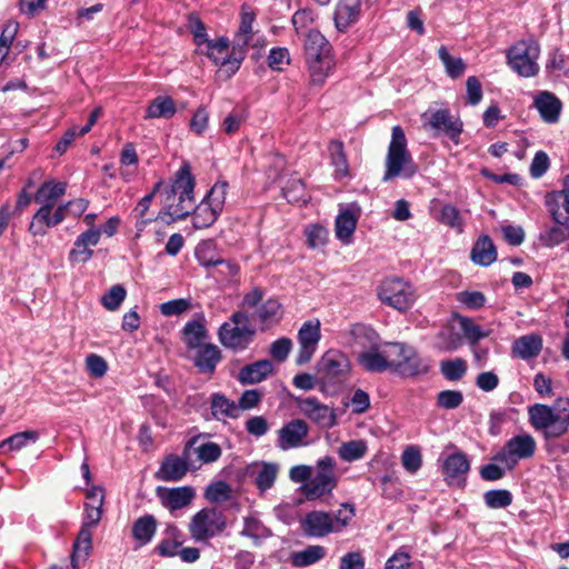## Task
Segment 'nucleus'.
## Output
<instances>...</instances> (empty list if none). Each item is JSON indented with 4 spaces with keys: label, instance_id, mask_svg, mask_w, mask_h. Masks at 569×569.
I'll return each mask as SVG.
<instances>
[{
    "label": "nucleus",
    "instance_id": "nucleus-1",
    "mask_svg": "<svg viewBox=\"0 0 569 569\" xmlns=\"http://www.w3.org/2000/svg\"><path fill=\"white\" fill-rule=\"evenodd\" d=\"M417 171L418 166L408 150L405 131L400 126H395L391 131V140L385 161L383 181H389L397 177L410 179Z\"/></svg>",
    "mask_w": 569,
    "mask_h": 569
},
{
    "label": "nucleus",
    "instance_id": "nucleus-2",
    "mask_svg": "<svg viewBox=\"0 0 569 569\" xmlns=\"http://www.w3.org/2000/svg\"><path fill=\"white\" fill-rule=\"evenodd\" d=\"M193 190L194 178L191 174L190 164L184 162L176 172L172 183L166 189L168 199L178 196V204L172 211L171 208H168L159 212L157 219H162L167 222L186 219L194 204Z\"/></svg>",
    "mask_w": 569,
    "mask_h": 569
},
{
    "label": "nucleus",
    "instance_id": "nucleus-3",
    "mask_svg": "<svg viewBox=\"0 0 569 569\" xmlns=\"http://www.w3.org/2000/svg\"><path fill=\"white\" fill-rule=\"evenodd\" d=\"M305 53L311 83L323 84L335 67L329 41L318 30H310L305 41Z\"/></svg>",
    "mask_w": 569,
    "mask_h": 569
},
{
    "label": "nucleus",
    "instance_id": "nucleus-4",
    "mask_svg": "<svg viewBox=\"0 0 569 569\" xmlns=\"http://www.w3.org/2000/svg\"><path fill=\"white\" fill-rule=\"evenodd\" d=\"M256 337V329L251 325L246 310L234 311L218 330L219 342L229 350L240 352L251 345Z\"/></svg>",
    "mask_w": 569,
    "mask_h": 569
},
{
    "label": "nucleus",
    "instance_id": "nucleus-5",
    "mask_svg": "<svg viewBox=\"0 0 569 569\" xmlns=\"http://www.w3.org/2000/svg\"><path fill=\"white\" fill-rule=\"evenodd\" d=\"M338 485L337 462L335 458L325 456L312 467V476L301 486L307 500H317L330 496Z\"/></svg>",
    "mask_w": 569,
    "mask_h": 569
},
{
    "label": "nucleus",
    "instance_id": "nucleus-6",
    "mask_svg": "<svg viewBox=\"0 0 569 569\" xmlns=\"http://www.w3.org/2000/svg\"><path fill=\"white\" fill-rule=\"evenodd\" d=\"M540 47L537 41L520 40L507 51V61L510 68L520 77H533L539 71L538 58Z\"/></svg>",
    "mask_w": 569,
    "mask_h": 569
},
{
    "label": "nucleus",
    "instance_id": "nucleus-7",
    "mask_svg": "<svg viewBox=\"0 0 569 569\" xmlns=\"http://www.w3.org/2000/svg\"><path fill=\"white\" fill-rule=\"evenodd\" d=\"M536 450L537 442L535 438L530 433L522 432L511 437L492 457V460L512 470L519 461L532 458Z\"/></svg>",
    "mask_w": 569,
    "mask_h": 569
},
{
    "label": "nucleus",
    "instance_id": "nucleus-8",
    "mask_svg": "<svg viewBox=\"0 0 569 569\" xmlns=\"http://www.w3.org/2000/svg\"><path fill=\"white\" fill-rule=\"evenodd\" d=\"M378 297L385 305L406 311L413 305L416 292L409 282L400 278H388L381 282Z\"/></svg>",
    "mask_w": 569,
    "mask_h": 569
},
{
    "label": "nucleus",
    "instance_id": "nucleus-9",
    "mask_svg": "<svg viewBox=\"0 0 569 569\" xmlns=\"http://www.w3.org/2000/svg\"><path fill=\"white\" fill-rule=\"evenodd\" d=\"M226 526V518L221 511L206 508L191 518L189 531L196 541H206L222 532Z\"/></svg>",
    "mask_w": 569,
    "mask_h": 569
},
{
    "label": "nucleus",
    "instance_id": "nucleus-10",
    "mask_svg": "<svg viewBox=\"0 0 569 569\" xmlns=\"http://www.w3.org/2000/svg\"><path fill=\"white\" fill-rule=\"evenodd\" d=\"M200 438V436L190 438L186 442L181 456L168 455L156 472V478L161 481H180L183 479L191 466L192 447L197 445Z\"/></svg>",
    "mask_w": 569,
    "mask_h": 569
},
{
    "label": "nucleus",
    "instance_id": "nucleus-11",
    "mask_svg": "<svg viewBox=\"0 0 569 569\" xmlns=\"http://www.w3.org/2000/svg\"><path fill=\"white\" fill-rule=\"evenodd\" d=\"M396 352H401V349L395 343L375 345L359 352L357 360L361 368L368 372H383L392 369Z\"/></svg>",
    "mask_w": 569,
    "mask_h": 569
},
{
    "label": "nucleus",
    "instance_id": "nucleus-12",
    "mask_svg": "<svg viewBox=\"0 0 569 569\" xmlns=\"http://www.w3.org/2000/svg\"><path fill=\"white\" fill-rule=\"evenodd\" d=\"M350 368L348 356L337 349L326 351L317 362V372L327 382L345 380Z\"/></svg>",
    "mask_w": 569,
    "mask_h": 569
},
{
    "label": "nucleus",
    "instance_id": "nucleus-13",
    "mask_svg": "<svg viewBox=\"0 0 569 569\" xmlns=\"http://www.w3.org/2000/svg\"><path fill=\"white\" fill-rule=\"evenodd\" d=\"M299 411L323 429H330L337 425L335 409L322 403L316 397H297L295 399Z\"/></svg>",
    "mask_w": 569,
    "mask_h": 569
},
{
    "label": "nucleus",
    "instance_id": "nucleus-14",
    "mask_svg": "<svg viewBox=\"0 0 569 569\" xmlns=\"http://www.w3.org/2000/svg\"><path fill=\"white\" fill-rule=\"evenodd\" d=\"M309 426L302 419L286 422L278 431L277 447L283 451L308 446Z\"/></svg>",
    "mask_w": 569,
    "mask_h": 569
},
{
    "label": "nucleus",
    "instance_id": "nucleus-15",
    "mask_svg": "<svg viewBox=\"0 0 569 569\" xmlns=\"http://www.w3.org/2000/svg\"><path fill=\"white\" fill-rule=\"evenodd\" d=\"M320 339L321 328L319 320H309L301 326L298 331L299 351L296 359L298 365H305L311 360Z\"/></svg>",
    "mask_w": 569,
    "mask_h": 569
},
{
    "label": "nucleus",
    "instance_id": "nucleus-16",
    "mask_svg": "<svg viewBox=\"0 0 569 569\" xmlns=\"http://www.w3.org/2000/svg\"><path fill=\"white\" fill-rule=\"evenodd\" d=\"M207 57L217 66L224 68L228 77L236 73L243 59L242 54L236 56L229 52V40L220 38L216 41L209 40L207 43Z\"/></svg>",
    "mask_w": 569,
    "mask_h": 569
},
{
    "label": "nucleus",
    "instance_id": "nucleus-17",
    "mask_svg": "<svg viewBox=\"0 0 569 569\" xmlns=\"http://www.w3.org/2000/svg\"><path fill=\"white\" fill-rule=\"evenodd\" d=\"M425 123L437 132H442L451 140L458 141L462 131V122L453 117L448 109L428 110L422 114Z\"/></svg>",
    "mask_w": 569,
    "mask_h": 569
},
{
    "label": "nucleus",
    "instance_id": "nucleus-18",
    "mask_svg": "<svg viewBox=\"0 0 569 569\" xmlns=\"http://www.w3.org/2000/svg\"><path fill=\"white\" fill-rule=\"evenodd\" d=\"M396 345L401 349V352H396V356H393L392 370L405 377H413L427 372L428 367L412 348L403 343Z\"/></svg>",
    "mask_w": 569,
    "mask_h": 569
},
{
    "label": "nucleus",
    "instance_id": "nucleus-19",
    "mask_svg": "<svg viewBox=\"0 0 569 569\" xmlns=\"http://www.w3.org/2000/svg\"><path fill=\"white\" fill-rule=\"evenodd\" d=\"M302 533L308 538H323L335 533L330 513L322 510H312L300 520Z\"/></svg>",
    "mask_w": 569,
    "mask_h": 569
},
{
    "label": "nucleus",
    "instance_id": "nucleus-20",
    "mask_svg": "<svg viewBox=\"0 0 569 569\" xmlns=\"http://www.w3.org/2000/svg\"><path fill=\"white\" fill-rule=\"evenodd\" d=\"M157 497L162 506L170 511L180 510L188 507L196 497V490L191 486H182L176 488H157Z\"/></svg>",
    "mask_w": 569,
    "mask_h": 569
},
{
    "label": "nucleus",
    "instance_id": "nucleus-21",
    "mask_svg": "<svg viewBox=\"0 0 569 569\" xmlns=\"http://www.w3.org/2000/svg\"><path fill=\"white\" fill-rule=\"evenodd\" d=\"M273 371V365L270 360L263 359L242 367L237 380L242 385H256L266 380Z\"/></svg>",
    "mask_w": 569,
    "mask_h": 569
},
{
    "label": "nucleus",
    "instance_id": "nucleus-22",
    "mask_svg": "<svg viewBox=\"0 0 569 569\" xmlns=\"http://www.w3.org/2000/svg\"><path fill=\"white\" fill-rule=\"evenodd\" d=\"M361 13V0H339L335 11V24L339 31H346L356 23Z\"/></svg>",
    "mask_w": 569,
    "mask_h": 569
},
{
    "label": "nucleus",
    "instance_id": "nucleus-23",
    "mask_svg": "<svg viewBox=\"0 0 569 569\" xmlns=\"http://www.w3.org/2000/svg\"><path fill=\"white\" fill-rule=\"evenodd\" d=\"M222 359L221 350L213 343H204L197 348L193 365L199 372L212 375Z\"/></svg>",
    "mask_w": 569,
    "mask_h": 569
},
{
    "label": "nucleus",
    "instance_id": "nucleus-24",
    "mask_svg": "<svg viewBox=\"0 0 569 569\" xmlns=\"http://www.w3.org/2000/svg\"><path fill=\"white\" fill-rule=\"evenodd\" d=\"M533 106L545 122L556 123L559 120L562 103L553 93L548 91L539 92L535 98Z\"/></svg>",
    "mask_w": 569,
    "mask_h": 569
},
{
    "label": "nucleus",
    "instance_id": "nucleus-25",
    "mask_svg": "<svg viewBox=\"0 0 569 569\" xmlns=\"http://www.w3.org/2000/svg\"><path fill=\"white\" fill-rule=\"evenodd\" d=\"M67 183L56 180L44 181L33 196V201L40 206L54 208L56 202L66 194Z\"/></svg>",
    "mask_w": 569,
    "mask_h": 569
},
{
    "label": "nucleus",
    "instance_id": "nucleus-26",
    "mask_svg": "<svg viewBox=\"0 0 569 569\" xmlns=\"http://www.w3.org/2000/svg\"><path fill=\"white\" fill-rule=\"evenodd\" d=\"M208 331L203 315L188 321L182 328V339L188 349H197L207 339Z\"/></svg>",
    "mask_w": 569,
    "mask_h": 569
},
{
    "label": "nucleus",
    "instance_id": "nucleus-27",
    "mask_svg": "<svg viewBox=\"0 0 569 569\" xmlns=\"http://www.w3.org/2000/svg\"><path fill=\"white\" fill-rule=\"evenodd\" d=\"M541 349L542 339L536 333L519 337L513 341L511 347L512 355L523 360L538 357Z\"/></svg>",
    "mask_w": 569,
    "mask_h": 569
},
{
    "label": "nucleus",
    "instance_id": "nucleus-28",
    "mask_svg": "<svg viewBox=\"0 0 569 569\" xmlns=\"http://www.w3.org/2000/svg\"><path fill=\"white\" fill-rule=\"evenodd\" d=\"M497 249L489 236L482 234L475 242L470 258L473 263L488 267L497 260Z\"/></svg>",
    "mask_w": 569,
    "mask_h": 569
},
{
    "label": "nucleus",
    "instance_id": "nucleus-29",
    "mask_svg": "<svg viewBox=\"0 0 569 569\" xmlns=\"http://www.w3.org/2000/svg\"><path fill=\"white\" fill-rule=\"evenodd\" d=\"M183 542L184 535L182 531L176 525L169 523L163 530V538L156 550L162 557H174Z\"/></svg>",
    "mask_w": 569,
    "mask_h": 569
},
{
    "label": "nucleus",
    "instance_id": "nucleus-30",
    "mask_svg": "<svg viewBox=\"0 0 569 569\" xmlns=\"http://www.w3.org/2000/svg\"><path fill=\"white\" fill-rule=\"evenodd\" d=\"M210 409L213 418L219 421H226L229 418L236 419L240 415V407L233 400L219 392L212 393Z\"/></svg>",
    "mask_w": 569,
    "mask_h": 569
},
{
    "label": "nucleus",
    "instance_id": "nucleus-31",
    "mask_svg": "<svg viewBox=\"0 0 569 569\" xmlns=\"http://www.w3.org/2000/svg\"><path fill=\"white\" fill-rule=\"evenodd\" d=\"M559 220L539 234V241L542 246L553 248L569 239V218Z\"/></svg>",
    "mask_w": 569,
    "mask_h": 569
},
{
    "label": "nucleus",
    "instance_id": "nucleus-32",
    "mask_svg": "<svg viewBox=\"0 0 569 569\" xmlns=\"http://www.w3.org/2000/svg\"><path fill=\"white\" fill-rule=\"evenodd\" d=\"M157 527L158 523L154 516L144 515L133 522L131 533L139 546H146L152 540L157 531Z\"/></svg>",
    "mask_w": 569,
    "mask_h": 569
},
{
    "label": "nucleus",
    "instance_id": "nucleus-33",
    "mask_svg": "<svg viewBox=\"0 0 569 569\" xmlns=\"http://www.w3.org/2000/svg\"><path fill=\"white\" fill-rule=\"evenodd\" d=\"M279 466L273 462H261L252 466L251 473L254 477V483L260 491L270 489L278 476Z\"/></svg>",
    "mask_w": 569,
    "mask_h": 569
},
{
    "label": "nucleus",
    "instance_id": "nucleus-34",
    "mask_svg": "<svg viewBox=\"0 0 569 569\" xmlns=\"http://www.w3.org/2000/svg\"><path fill=\"white\" fill-rule=\"evenodd\" d=\"M357 222L358 216L352 210H342L336 218V237L346 244L350 243Z\"/></svg>",
    "mask_w": 569,
    "mask_h": 569
},
{
    "label": "nucleus",
    "instance_id": "nucleus-35",
    "mask_svg": "<svg viewBox=\"0 0 569 569\" xmlns=\"http://www.w3.org/2000/svg\"><path fill=\"white\" fill-rule=\"evenodd\" d=\"M331 166L335 168V178L343 179L349 176V166L345 152L343 142L340 140H332L328 146Z\"/></svg>",
    "mask_w": 569,
    "mask_h": 569
},
{
    "label": "nucleus",
    "instance_id": "nucleus-36",
    "mask_svg": "<svg viewBox=\"0 0 569 569\" xmlns=\"http://www.w3.org/2000/svg\"><path fill=\"white\" fill-rule=\"evenodd\" d=\"M53 208L49 206H40V208L32 216L29 223L28 231L33 237H43L50 228L56 227L52 219Z\"/></svg>",
    "mask_w": 569,
    "mask_h": 569
},
{
    "label": "nucleus",
    "instance_id": "nucleus-37",
    "mask_svg": "<svg viewBox=\"0 0 569 569\" xmlns=\"http://www.w3.org/2000/svg\"><path fill=\"white\" fill-rule=\"evenodd\" d=\"M92 548V533L86 527H81L78 537L73 543V551L71 555V565L73 569H78L80 561H83Z\"/></svg>",
    "mask_w": 569,
    "mask_h": 569
},
{
    "label": "nucleus",
    "instance_id": "nucleus-38",
    "mask_svg": "<svg viewBox=\"0 0 569 569\" xmlns=\"http://www.w3.org/2000/svg\"><path fill=\"white\" fill-rule=\"evenodd\" d=\"M39 439L38 431L26 430L22 432L14 433L7 439L0 441V455H6L11 451H17L29 443H34Z\"/></svg>",
    "mask_w": 569,
    "mask_h": 569
},
{
    "label": "nucleus",
    "instance_id": "nucleus-39",
    "mask_svg": "<svg viewBox=\"0 0 569 569\" xmlns=\"http://www.w3.org/2000/svg\"><path fill=\"white\" fill-rule=\"evenodd\" d=\"M191 210L193 211L192 223L196 229L212 226L221 213L204 199L197 207L193 206Z\"/></svg>",
    "mask_w": 569,
    "mask_h": 569
},
{
    "label": "nucleus",
    "instance_id": "nucleus-40",
    "mask_svg": "<svg viewBox=\"0 0 569 569\" xmlns=\"http://www.w3.org/2000/svg\"><path fill=\"white\" fill-rule=\"evenodd\" d=\"M529 421L536 430L543 431L558 415L547 405L536 403L528 408Z\"/></svg>",
    "mask_w": 569,
    "mask_h": 569
},
{
    "label": "nucleus",
    "instance_id": "nucleus-41",
    "mask_svg": "<svg viewBox=\"0 0 569 569\" xmlns=\"http://www.w3.org/2000/svg\"><path fill=\"white\" fill-rule=\"evenodd\" d=\"M177 109L174 101L167 96H159L148 106L146 119L166 118L174 116Z\"/></svg>",
    "mask_w": 569,
    "mask_h": 569
},
{
    "label": "nucleus",
    "instance_id": "nucleus-42",
    "mask_svg": "<svg viewBox=\"0 0 569 569\" xmlns=\"http://www.w3.org/2000/svg\"><path fill=\"white\" fill-rule=\"evenodd\" d=\"M256 316L264 327L272 326L282 317L281 303L277 299L270 298L257 308Z\"/></svg>",
    "mask_w": 569,
    "mask_h": 569
},
{
    "label": "nucleus",
    "instance_id": "nucleus-43",
    "mask_svg": "<svg viewBox=\"0 0 569 569\" xmlns=\"http://www.w3.org/2000/svg\"><path fill=\"white\" fill-rule=\"evenodd\" d=\"M470 463L466 455L456 452L448 456L443 462V472L449 478H458L469 471Z\"/></svg>",
    "mask_w": 569,
    "mask_h": 569
},
{
    "label": "nucleus",
    "instance_id": "nucleus-44",
    "mask_svg": "<svg viewBox=\"0 0 569 569\" xmlns=\"http://www.w3.org/2000/svg\"><path fill=\"white\" fill-rule=\"evenodd\" d=\"M569 428V401L562 407L548 428L542 431L547 439L559 438L567 432Z\"/></svg>",
    "mask_w": 569,
    "mask_h": 569
},
{
    "label": "nucleus",
    "instance_id": "nucleus-45",
    "mask_svg": "<svg viewBox=\"0 0 569 569\" xmlns=\"http://www.w3.org/2000/svg\"><path fill=\"white\" fill-rule=\"evenodd\" d=\"M459 325L465 338L471 346L491 335L490 329H483L468 317H459Z\"/></svg>",
    "mask_w": 569,
    "mask_h": 569
},
{
    "label": "nucleus",
    "instance_id": "nucleus-46",
    "mask_svg": "<svg viewBox=\"0 0 569 569\" xmlns=\"http://www.w3.org/2000/svg\"><path fill=\"white\" fill-rule=\"evenodd\" d=\"M438 56L450 78L458 79L465 73L466 63L463 60L459 57L451 56L445 46L439 48Z\"/></svg>",
    "mask_w": 569,
    "mask_h": 569
},
{
    "label": "nucleus",
    "instance_id": "nucleus-47",
    "mask_svg": "<svg viewBox=\"0 0 569 569\" xmlns=\"http://www.w3.org/2000/svg\"><path fill=\"white\" fill-rule=\"evenodd\" d=\"M367 450L365 440H350L339 447L338 453L343 461L352 462L363 458Z\"/></svg>",
    "mask_w": 569,
    "mask_h": 569
},
{
    "label": "nucleus",
    "instance_id": "nucleus-48",
    "mask_svg": "<svg viewBox=\"0 0 569 569\" xmlns=\"http://www.w3.org/2000/svg\"><path fill=\"white\" fill-rule=\"evenodd\" d=\"M192 451L197 455L198 461L201 463H212L222 455L220 446L211 441L200 442L199 440L197 445L192 447L191 452Z\"/></svg>",
    "mask_w": 569,
    "mask_h": 569
},
{
    "label": "nucleus",
    "instance_id": "nucleus-49",
    "mask_svg": "<svg viewBox=\"0 0 569 569\" xmlns=\"http://www.w3.org/2000/svg\"><path fill=\"white\" fill-rule=\"evenodd\" d=\"M196 257L199 263L206 268L216 267V266H226L228 269V276L234 277L239 272V268L237 264L226 261L219 257L210 256L209 251L206 248H198L196 251Z\"/></svg>",
    "mask_w": 569,
    "mask_h": 569
},
{
    "label": "nucleus",
    "instance_id": "nucleus-50",
    "mask_svg": "<svg viewBox=\"0 0 569 569\" xmlns=\"http://www.w3.org/2000/svg\"><path fill=\"white\" fill-rule=\"evenodd\" d=\"M467 368V362L462 358L443 360L440 363V372L449 381L460 380L466 375Z\"/></svg>",
    "mask_w": 569,
    "mask_h": 569
},
{
    "label": "nucleus",
    "instance_id": "nucleus-51",
    "mask_svg": "<svg viewBox=\"0 0 569 569\" xmlns=\"http://www.w3.org/2000/svg\"><path fill=\"white\" fill-rule=\"evenodd\" d=\"M242 536L253 540L264 539L271 536V531L257 517L249 516L243 520Z\"/></svg>",
    "mask_w": 569,
    "mask_h": 569
},
{
    "label": "nucleus",
    "instance_id": "nucleus-52",
    "mask_svg": "<svg viewBox=\"0 0 569 569\" xmlns=\"http://www.w3.org/2000/svg\"><path fill=\"white\" fill-rule=\"evenodd\" d=\"M254 21V14L252 12L242 11L241 22L239 30L234 37V43L237 47L244 48L249 44L253 36L252 24Z\"/></svg>",
    "mask_w": 569,
    "mask_h": 569
},
{
    "label": "nucleus",
    "instance_id": "nucleus-53",
    "mask_svg": "<svg viewBox=\"0 0 569 569\" xmlns=\"http://www.w3.org/2000/svg\"><path fill=\"white\" fill-rule=\"evenodd\" d=\"M326 555L322 546H309L306 549L295 553L293 563L299 567L310 566L321 560Z\"/></svg>",
    "mask_w": 569,
    "mask_h": 569
},
{
    "label": "nucleus",
    "instance_id": "nucleus-54",
    "mask_svg": "<svg viewBox=\"0 0 569 569\" xmlns=\"http://www.w3.org/2000/svg\"><path fill=\"white\" fill-rule=\"evenodd\" d=\"M355 517V508L352 505L342 503L335 512L330 513L332 529L335 533L341 532Z\"/></svg>",
    "mask_w": 569,
    "mask_h": 569
},
{
    "label": "nucleus",
    "instance_id": "nucleus-55",
    "mask_svg": "<svg viewBox=\"0 0 569 569\" xmlns=\"http://www.w3.org/2000/svg\"><path fill=\"white\" fill-rule=\"evenodd\" d=\"M282 193L288 202L306 201L305 183L300 178H290L283 186Z\"/></svg>",
    "mask_w": 569,
    "mask_h": 569
},
{
    "label": "nucleus",
    "instance_id": "nucleus-56",
    "mask_svg": "<svg viewBox=\"0 0 569 569\" xmlns=\"http://www.w3.org/2000/svg\"><path fill=\"white\" fill-rule=\"evenodd\" d=\"M545 203L553 222H559V219L568 218L560 211V208H563L566 210L565 196L561 191L548 193L546 196Z\"/></svg>",
    "mask_w": 569,
    "mask_h": 569
},
{
    "label": "nucleus",
    "instance_id": "nucleus-57",
    "mask_svg": "<svg viewBox=\"0 0 569 569\" xmlns=\"http://www.w3.org/2000/svg\"><path fill=\"white\" fill-rule=\"evenodd\" d=\"M485 502L489 508H506L512 502V495L505 489L489 490L483 496Z\"/></svg>",
    "mask_w": 569,
    "mask_h": 569
},
{
    "label": "nucleus",
    "instance_id": "nucleus-58",
    "mask_svg": "<svg viewBox=\"0 0 569 569\" xmlns=\"http://www.w3.org/2000/svg\"><path fill=\"white\" fill-rule=\"evenodd\" d=\"M126 296H127L126 289L120 284H116V286H112L102 296L101 303L107 310L114 311L121 306Z\"/></svg>",
    "mask_w": 569,
    "mask_h": 569
},
{
    "label": "nucleus",
    "instance_id": "nucleus-59",
    "mask_svg": "<svg viewBox=\"0 0 569 569\" xmlns=\"http://www.w3.org/2000/svg\"><path fill=\"white\" fill-rule=\"evenodd\" d=\"M230 486L222 480L210 483L204 491V498L210 502H222L230 498Z\"/></svg>",
    "mask_w": 569,
    "mask_h": 569
},
{
    "label": "nucleus",
    "instance_id": "nucleus-60",
    "mask_svg": "<svg viewBox=\"0 0 569 569\" xmlns=\"http://www.w3.org/2000/svg\"><path fill=\"white\" fill-rule=\"evenodd\" d=\"M187 29L193 36L194 43L201 46L209 41L207 36V29L204 23L201 21L198 14L190 13L187 20Z\"/></svg>",
    "mask_w": 569,
    "mask_h": 569
},
{
    "label": "nucleus",
    "instance_id": "nucleus-61",
    "mask_svg": "<svg viewBox=\"0 0 569 569\" xmlns=\"http://www.w3.org/2000/svg\"><path fill=\"white\" fill-rule=\"evenodd\" d=\"M227 189L228 183L226 181H219L212 186L204 200L218 211L222 212L226 202Z\"/></svg>",
    "mask_w": 569,
    "mask_h": 569
},
{
    "label": "nucleus",
    "instance_id": "nucleus-62",
    "mask_svg": "<svg viewBox=\"0 0 569 569\" xmlns=\"http://www.w3.org/2000/svg\"><path fill=\"white\" fill-rule=\"evenodd\" d=\"M401 462L408 472L416 473L422 465V457L419 448L415 446L407 447L402 452Z\"/></svg>",
    "mask_w": 569,
    "mask_h": 569
},
{
    "label": "nucleus",
    "instance_id": "nucleus-63",
    "mask_svg": "<svg viewBox=\"0 0 569 569\" xmlns=\"http://www.w3.org/2000/svg\"><path fill=\"white\" fill-rule=\"evenodd\" d=\"M439 221L450 228L462 232V218L460 211L452 204H445L441 208Z\"/></svg>",
    "mask_w": 569,
    "mask_h": 569
},
{
    "label": "nucleus",
    "instance_id": "nucleus-64",
    "mask_svg": "<svg viewBox=\"0 0 569 569\" xmlns=\"http://www.w3.org/2000/svg\"><path fill=\"white\" fill-rule=\"evenodd\" d=\"M192 307L191 300L187 298H180L163 302L160 305V312L166 317L179 316L190 310Z\"/></svg>",
    "mask_w": 569,
    "mask_h": 569
}]
</instances>
